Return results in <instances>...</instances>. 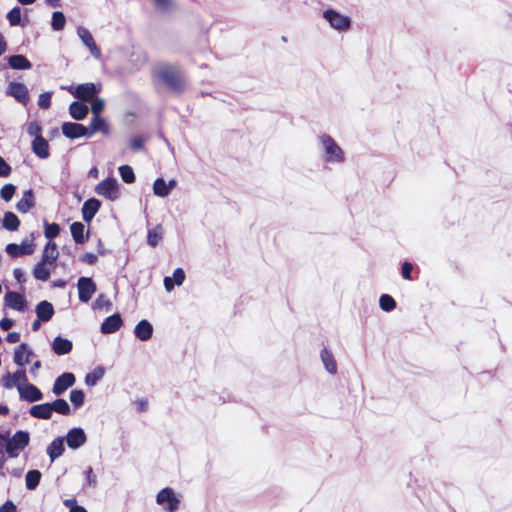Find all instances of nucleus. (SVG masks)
Returning <instances> with one entry per match:
<instances>
[{"mask_svg": "<svg viewBox=\"0 0 512 512\" xmlns=\"http://www.w3.org/2000/svg\"><path fill=\"white\" fill-rule=\"evenodd\" d=\"M153 74L171 91L180 93L184 90L185 75L179 66L167 63L159 64Z\"/></svg>", "mask_w": 512, "mask_h": 512, "instance_id": "nucleus-1", "label": "nucleus"}, {"mask_svg": "<svg viewBox=\"0 0 512 512\" xmlns=\"http://www.w3.org/2000/svg\"><path fill=\"white\" fill-rule=\"evenodd\" d=\"M318 142L322 151V159L326 163L340 164L345 161V153L337 142L326 133L318 136Z\"/></svg>", "mask_w": 512, "mask_h": 512, "instance_id": "nucleus-2", "label": "nucleus"}, {"mask_svg": "<svg viewBox=\"0 0 512 512\" xmlns=\"http://www.w3.org/2000/svg\"><path fill=\"white\" fill-rule=\"evenodd\" d=\"M29 441V432L19 430L11 438L6 440L5 451L8 453L9 457L15 458L18 456L17 451H21L28 446Z\"/></svg>", "mask_w": 512, "mask_h": 512, "instance_id": "nucleus-3", "label": "nucleus"}, {"mask_svg": "<svg viewBox=\"0 0 512 512\" xmlns=\"http://www.w3.org/2000/svg\"><path fill=\"white\" fill-rule=\"evenodd\" d=\"M323 18L329 23L331 28L338 32H346L351 28V18L340 14L334 9H327L323 12Z\"/></svg>", "mask_w": 512, "mask_h": 512, "instance_id": "nucleus-4", "label": "nucleus"}, {"mask_svg": "<svg viewBox=\"0 0 512 512\" xmlns=\"http://www.w3.org/2000/svg\"><path fill=\"white\" fill-rule=\"evenodd\" d=\"M95 192L110 201H115L120 198V188L117 179L108 177L98 183L95 187Z\"/></svg>", "mask_w": 512, "mask_h": 512, "instance_id": "nucleus-5", "label": "nucleus"}, {"mask_svg": "<svg viewBox=\"0 0 512 512\" xmlns=\"http://www.w3.org/2000/svg\"><path fill=\"white\" fill-rule=\"evenodd\" d=\"M156 502L159 505H166L165 509L168 512H175L179 508L180 499L175 495L173 489L166 487L158 492Z\"/></svg>", "mask_w": 512, "mask_h": 512, "instance_id": "nucleus-6", "label": "nucleus"}, {"mask_svg": "<svg viewBox=\"0 0 512 512\" xmlns=\"http://www.w3.org/2000/svg\"><path fill=\"white\" fill-rule=\"evenodd\" d=\"M79 300L87 303L96 292L97 287L92 278L80 277L77 282Z\"/></svg>", "mask_w": 512, "mask_h": 512, "instance_id": "nucleus-7", "label": "nucleus"}, {"mask_svg": "<svg viewBox=\"0 0 512 512\" xmlns=\"http://www.w3.org/2000/svg\"><path fill=\"white\" fill-rule=\"evenodd\" d=\"M6 94L23 105H26L30 99L28 88L20 82H10L6 89Z\"/></svg>", "mask_w": 512, "mask_h": 512, "instance_id": "nucleus-8", "label": "nucleus"}, {"mask_svg": "<svg viewBox=\"0 0 512 512\" xmlns=\"http://www.w3.org/2000/svg\"><path fill=\"white\" fill-rule=\"evenodd\" d=\"M34 250L35 244L33 240H24L21 242V244L9 243L5 248L6 253L13 258L19 257L21 255H31Z\"/></svg>", "mask_w": 512, "mask_h": 512, "instance_id": "nucleus-9", "label": "nucleus"}, {"mask_svg": "<svg viewBox=\"0 0 512 512\" xmlns=\"http://www.w3.org/2000/svg\"><path fill=\"white\" fill-rule=\"evenodd\" d=\"M3 386L6 389H12L16 387H23L25 383L28 382V378L26 375V371L24 368L18 369L13 374H6L2 378Z\"/></svg>", "mask_w": 512, "mask_h": 512, "instance_id": "nucleus-10", "label": "nucleus"}, {"mask_svg": "<svg viewBox=\"0 0 512 512\" xmlns=\"http://www.w3.org/2000/svg\"><path fill=\"white\" fill-rule=\"evenodd\" d=\"M76 381L75 375L71 372H65L59 375L53 384L52 392L56 396L62 395Z\"/></svg>", "mask_w": 512, "mask_h": 512, "instance_id": "nucleus-11", "label": "nucleus"}, {"mask_svg": "<svg viewBox=\"0 0 512 512\" xmlns=\"http://www.w3.org/2000/svg\"><path fill=\"white\" fill-rule=\"evenodd\" d=\"M101 91V85L95 83L80 84L75 88L74 96L82 101L93 99Z\"/></svg>", "mask_w": 512, "mask_h": 512, "instance_id": "nucleus-12", "label": "nucleus"}, {"mask_svg": "<svg viewBox=\"0 0 512 512\" xmlns=\"http://www.w3.org/2000/svg\"><path fill=\"white\" fill-rule=\"evenodd\" d=\"M62 133L69 139H76L80 137L89 138L88 128L82 124L74 122H65L62 124Z\"/></svg>", "mask_w": 512, "mask_h": 512, "instance_id": "nucleus-13", "label": "nucleus"}, {"mask_svg": "<svg viewBox=\"0 0 512 512\" xmlns=\"http://www.w3.org/2000/svg\"><path fill=\"white\" fill-rule=\"evenodd\" d=\"M70 449H78L87 441L84 430L80 427L72 428L68 431L65 439Z\"/></svg>", "mask_w": 512, "mask_h": 512, "instance_id": "nucleus-14", "label": "nucleus"}, {"mask_svg": "<svg viewBox=\"0 0 512 512\" xmlns=\"http://www.w3.org/2000/svg\"><path fill=\"white\" fill-rule=\"evenodd\" d=\"M20 399L33 403L43 399V393L34 384L25 383L23 387H18Z\"/></svg>", "mask_w": 512, "mask_h": 512, "instance_id": "nucleus-15", "label": "nucleus"}, {"mask_svg": "<svg viewBox=\"0 0 512 512\" xmlns=\"http://www.w3.org/2000/svg\"><path fill=\"white\" fill-rule=\"evenodd\" d=\"M77 34L79 38L82 40L83 44L89 49L91 55L95 58H100L101 51L96 45L90 31L85 27H78Z\"/></svg>", "mask_w": 512, "mask_h": 512, "instance_id": "nucleus-16", "label": "nucleus"}, {"mask_svg": "<svg viewBox=\"0 0 512 512\" xmlns=\"http://www.w3.org/2000/svg\"><path fill=\"white\" fill-rule=\"evenodd\" d=\"M123 321L120 314L115 313L108 316L101 324L100 331L102 334H112L120 329Z\"/></svg>", "mask_w": 512, "mask_h": 512, "instance_id": "nucleus-17", "label": "nucleus"}, {"mask_svg": "<svg viewBox=\"0 0 512 512\" xmlns=\"http://www.w3.org/2000/svg\"><path fill=\"white\" fill-rule=\"evenodd\" d=\"M101 207V202L96 198L86 200L82 206V218L85 222H90Z\"/></svg>", "mask_w": 512, "mask_h": 512, "instance_id": "nucleus-18", "label": "nucleus"}, {"mask_svg": "<svg viewBox=\"0 0 512 512\" xmlns=\"http://www.w3.org/2000/svg\"><path fill=\"white\" fill-rule=\"evenodd\" d=\"M5 304L11 309L22 312L26 307V300L20 293L9 291L5 295Z\"/></svg>", "mask_w": 512, "mask_h": 512, "instance_id": "nucleus-19", "label": "nucleus"}, {"mask_svg": "<svg viewBox=\"0 0 512 512\" xmlns=\"http://www.w3.org/2000/svg\"><path fill=\"white\" fill-rule=\"evenodd\" d=\"M33 355L32 350L26 343L20 344L14 351V363L23 368L29 362L30 357Z\"/></svg>", "mask_w": 512, "mask_h": 512, "instance_id": "nucleus-20", "label": "nucleus"}, {"mask_svg": "<svg viewBox=\"0 0 512 512\" xmlns=\"http://www.w3.org/2000/svg\"><path fill=\"white\" fill-rule=\"evenodd\" d=\"M134 335L140 341H148L153 335V326L148 320L139 321L134 328Z\"/></svg>", "mask_w": 512, "mask_h": 512, "instance_id": "nucleus-21", "label": "nucleus"}, {"mask_svg": "<svg viewBox=\"0 0 512 512\" xmlns=\"http://www.w3.org/2000/svg\"><path fill=\"white\" fill-rule=\"evenodd\" d=\"M51 348L56 355L62 356L72 351L73 343L67 338L57 336L54 338Z\"/></svg>", "mask_w": 512, "mask_h": 512, "instance_id": "nucleus-22", "label": "nucleus"}, {"mask_svg": "<svg viewBox=\"0 0 512 512\" xmlns=\"http://www.w3.org/2000/svg\"><path fill=\"white\" fill-rule=\"evenodd\" d=\"M320 358L324 365L325 370L331 374L334 375L337 373V363L335 360V357L331 350L324 347L320 352Z\"/></svg>", "mask_w": 512, "mask_h": 512, "instance_id": "nucleus-23", "label": "nucleus"}, {"mask_svg": "<svg viewBox=\"0 0 512 512\" xmlns=\"http://www.w3.org/2000/svg\"><path fill=\"white\" fill-rule=\"evenodd\" d=\"M64 451L65 447L63 437L55 438L47 447V454L51 462H54L57 458H59L64 453Z\"/></svg>", "mask_w": 512, "mask_h": 512, "instance_id": "nucleus-24", "label": "nucleus"}, {"mask_svg": "<svg viewBox=\"0 0 512 512\" xmlns=\"http://www.w3.org/2000/svg\"><path fill=\"white\" fill-rule=\"evenodd\" d=\"M35 206L34 193L31 189L24 191L23 197L16 204V209L20 213H27Z\"/></svg>", "mask_w": 512, "mask_h": 512, "instance_id": "nucleus-25", "label": "nucleus"}, {"mask_svg": "<svg viewBox=\"0 0 512 512\" xmlns=\"http://www.w3.org/2000/svg\"><path fill=\"white\" fill-rule=\"evenodd\" d=\"M32 150L41 159H46L49 157V144L48 141L42 136H37L34 138L32 142Z\"/></svg>", "mask_w": 512, "mask_h": 512, "instance_id": "nucleus-26", "label": "nucleus"}, {"mask_svg": "<svg viewBox=\"0 0 512 512\" xmlns=\"http://www.w3.org/2000/svg\"><path fill=\"white\" fill-rule=\"evenodd\" d=\"M96 132H102L104 135L109 133V126L100 115H93L90 126L88 128L89 137Z\"/></svg>", "mask_w": 512, "mask_h": 512, "instance_id": "nucleus-27", "label": "nucleus"}, {"mask_svg": "<svg viewBox=\"0 0 512 512\" xmlns=\"http://www.w3.org/2000/svg\"><path fill=\"white\" fill-rule=\"evenodd\" d=\"M35 312L39 320L47 322L53 317L54 308L50 302L43 300L37 304Z\"/></svg>", "mask_w": 512, "mask_h": 512, "instance_id": "nucleus-28", "label": "nucleus"}, {"mask_svg": "<svg viewBox=\"0 0 512 512\" xmlns=\"http://www.w3.org/2000/svg\"><path fill=\"white\" fill-rule=\"evenodd\" d=\"M58 256H59V252L57 249V245L54 242L49 241L46 244V246L44 247L41 261H43L49 265H53L56 262V260L58 259Z\"/></svg>", "mask_w": 512, "mask_h": 512, "instance_id": "nucleus-29", "label": "nucleus"}, {"mask_svg": "<svg viewBox=\"0 0 512 512\" xmlns=\"http://www.w3.org/2000/svg\"><path fill=\"white\" fill-rule=\"evenodd\" d=\"M29 414L37 419L49 420L52 417L49 403L34 405L30 408Z\"/></svg>", "mask_w": 512, "mask_h": 512, "instance_id": "nucleus-30", "label": "nucleus"}, {"mask_svg": "<svg viewBox=\"0 0 512 512\" xmlns=\"http://www.w3.org/2000/svg\"><path fill=\"white\" fill-rule=\"evenodd\" d=\"M89 112L88 106L84 103L74 101L69 106V113L75 120H83Z\"/></svg>", "mask_w": 512, "mask_h": 512, "instance_id": "nucleus-31", "label": "nucleus"}, {"mask_svg": "<svg viewBox=\"0 0 512 512\" xmlns=\"http://www.w3.org/2000/svg\"><path fill=\"white\" fill-rule=\"evenodd\" d=\"M8 63L11 68L17 70H27L32 67L31 62L25 56L20 54L8 57Z\"/></svg>", "mask_w": 512, "mask_h": 512, "instance_id": "nucleus-32", "label": "nucleus"}, {"mask_svg": "<svg viewBox=\"0 0 512 512\" xmlns=\"http://www.w3.org/2000/svg\"><path fill=\"white\" fill-rule=\"evenodd\" d=\"M51 414L56 412L58 414L68 416L71 414V408L65 399L58 398L53 402L49 403Z\"/></svg>", "mask_w": 512, "mask_h": 512, "instance_id": "nucleus-33", "label": "nucleus"}, {"mask_svg": "<svg viewBox=\"0 0 512 512\" xmlns=\"http://www.w3.org/2000/svg\"><path fill=\"white\" fill-rule=\"evenodd\" d=\"M71 235L77 244H83L86 241L84 236L85 226L81 222H74L70 226Z\"/></svg>", "mask_w": 512, "mask_h": 512, "instance_id": "nucleus-34", "label": "nucleus"}, {"mask_svg": "<svg viewBox=\"0 0 512 512\" xmlns=\"http://www.w3.org/2000/svg\"><path fill=\"white\" fill-rule=\"evenodd\" d=\"M105 369L102 366H97L92 372L86 374L85 384L87 386H95L99 380L103 378Z\"/></svg>", "mask_w": 512, "mask_h": 512, "instance_id": "nucleus-35", "label": "nucleus"}, {"mask_svg": "<svg viewBox=\"0 0 512 512\" xmlns=\"http://www.w3.org/2000/svg\"><path fill=\"white\" fill-rule=\"evenodd\" d=\"M20 226L18 217L13 212H5L3 217V227L8 231H16Z\"/></svg>", "mask_w": 512, "mask_h": 512, "instance_id": "nucleus-36", "label": "nucleus"}, {"mask_svg": "<svg viewBox=\"0 0 512 512\" xmlns=\"http://www.w3.org/2000/svg\"><path fill=\"white\" fill-rule=\"evenodd\" d=\"M41 472L39 470H30L25 477L26 488L28 490H35L41 480Z\"/></svg>", "mask_w": 512, "mask_h": 512, "instance_id": "nucleus-37", "label": "nucleus"}, {"mask_svg": "<svg viewBox=\"0 0 512 512\" xmlns=\"http://www.w3.org/2000/svg\"><path fill=\"white\" fill-rule=\"evenodd\" d=\"M47 263L40 261L38 262L34 269L33 275L37 280L47 281L50 277V269L46 267Z\"/></svg>", "mask_w": 512, "mask_h": 512, "instance_id": "nucleus-38", "label": "nucleus"}, {"mask_svg": "<svg viewBox=\"0 0 512 512\" xmlns=\"http://www.w3.org/2000/svg\"><path fill=\"white\" fill-rule=\"evenodd\" d=\"M162 239V228L161 226H157L148 231L147 235V243L151 247H156L160 240Z\"/></svg>", "mask_w": 512, "mask_h": 512, "instance_id": "nucleus-39", "label": "nucleus"}, {"mask_svg": "<svg viewBox=\"0 0 512 512\" xmlns=\"http://www.w3.org/2000/svg\"><path fill=\"white\" fill-rule=\"evenodd\" d=\"M153 192L156 196L166 197L169 195L166 182L163 178H157L153 183Z\"/></svg>", "mask_w": 512, "mask_h": 512, "instance_id": "nucleus-40", "label": "nucleus"}, {"mask_svg": "<svg viewBox=\"0 0 512 512\" xmlns=\"http://www.w3.org/2000/svg\"><path fill=\"white\" fill-rule=\"evenodd\" d=\"M379 306L383 311L390 312L395 309L396 301L388 294H383L379 298Z\"/></svg>", "mask_w": 512, "mask_h": 512, "instance_id": "nucleus-41", "label": "nucleus"}, {"mask_svg": "<svg viewBox=\"0 0 512 512\" xmlns=\"http://www.w3.org/2000/svg\"><path fill=\"white\" fill-rule=\"evenodd\" d=\"M155 8L163 13L167 14L170 13L175 9V3L173 0H153Z\"/></svg>", "mask_w": 512, "mask_h": 512, "instance_id": "nucleus-42", "label": "nucleus"}, {"mask_svg": "<svg viewBox=\"0 0 512 512\" xmlns=\"http://www.w3.org/2000/svg\"><path fill=\"white\" fill-rule=\"evenodd\" d=\"M119 173H120L121 179L127 184H131L135 181L134 171L129 165L120 166Z\"/></svg>", "mask_w": 512, "mask_h": 512, "instance_id": "nucleus-43", "label": "nucleus"}, {"mask_svg": "<svg viewBox=\"0 0 512 512\" xmlns=\"http://www.w3.org/2000/svg\"><path fill=\"white\" fill-rule=\"evenodd\" d=\"M65 23H66V19H65V16L62 12L60 11H55L53 14H52V22H51V25H52V28L55 30V31H60L64 28L65 26Z\"/></svg>", "mask_w": 512, "mask_h": 512, "instance_id": "nucleus-44", "label": "nucleus"}, {"mask_svg": "<svg viewBox=\"0 0 512 512\" xmlns=\"http://www.w3.org/2000/svg\"><path fill=\"white\" fill-rule=\"evenodd\" d=\"M44 235L47 239H54L57 237L60 233V226L57 223H48L47 221L44 222Z\"/></svg>", "mask_w": 512, "mask_h": 512, "instance_id": "nucleus-45", "label": "nucleus"}, {"mask_svg": "<svg viewBox=\"0 0 512 512\" xmlns=\"http://www.w3.org/2000/svg\"><path fill=\"white\" fill-rule=\"evenodd\" d=\"M7 20L11 26H18L21 24V8L15 6L7 13Z\"/></svg>", "mask_w": 512, "mask_h": 512, "instance_id": "nucleus-46", "label": "nucleus"}, {"mask_svg": "<svg viewBox=\"0 0 512 512\" xmlns=\"http://www.w3.org/2000/svg\"><path fill=\"white\" fill-rule=\"evenodd\" d=\"M85 400V394L82 390H72L70 392V401L75 408L83 405Z\"/></svg>", "mask_w": 512, "mask_h": 512, "instance_id": "nucleus-47", "label": "nucleus"}, {"mask_svg": "<svg viewBox=\"0 0 512 512\" xmlns=\"http://www.w3.org/2000/svg\"><path fill=\"white\" fill-rule=\"evenodd\" d=\"M16 187L13 184H5L0 190L1 198L8 202L12 199L15 193Z\"/></svg>", "mask_w": 512, "mask_h": 512, "instance_id": "nucleus-48", "label": "nucleus"}, {"mask_svg": "<svg viewBox=\"0 0 512 512\" xmlns=\"http://www.w3.org/2000/svg\"><path fill=\"white\" fill-rule=\"evenodd\" d=\"M105 101L101 98H93L91 104V111L93 115H100L102 110L104 109Z\"/></svg>", "mask_w": 512, "mask_h": 512, "instance_id": "nucleus-49", "label": "nucleus"}, {"mask_svg": "<svg viewBox=\"0 0 512 512\" xmlns=\"http://www.w3.org/2000/svg\"><path fill=\"white\" fill-rule=\"evenodd\" d=\"M38 106L42 109H48L51 106V93L44 92L40 94L38 99Z\"/></svg>", "mask_w": 512, "mask_h": 512, "instance_id": "nucleus-50", "label": "nucleus"}, {"mask_svg": "<svg viewBox=\"0 0 512 512\" xmlns=\"http://www.w3.org/2000/svg\"><path fill=\"white\" fill-rule=\"evenodd\" d=\"M27 133L30 135V136H34L37 137V136H41V126L40 124L37 122V121H32L28 124L27 126Z\"/></svg>", "mask_w": 512, "mask_h": 512, "instance_id": "nucleus-51", "label": "nucleus"}, {"mask_svg": "<svg viewBox=\"0 0 512 512\" xmlns=\"http://www.w3.org/2000/svg\"><path fill=\"white\" fill-rule=\"evenodd\" d=\"M176 285L180 286L185 281V272L182 268H176L171 277Z\"/></svg>", "mask_w": 512, "mask_h": 512, "instance_id": "nucleus-52", "label": "nucleus"}, {"mask_svg": "<svg viewBox=\"0 0 512 512\" xmlns=\"http://www.w3.org/2000/svg\"><path fill=\"white\" fill-rule=\"evenodd\" d=\"M85 477H86V481H87V484L92 487V488H95L97 486V478L96 476L93 474V469L92 467H88L86 470H85Z\"/></svg>", "mask_w": 512, "mask_h": 512, "instance_id": "nucleus-53", "label": "nucleus"}, {"mask_svg": "<svg viewBox=\"0 0 512 512\" xmlns=\"http://www.w3.org/2000/svg\"><path fill=\"white\" fill-rule=\"evenodd\" d=\"M94 306H95V308H98V309H102L104 307L109 309V307L111 306V302L103 294H100L97 297V299L95 300Z\"/></svg>", "mask_w": 512, "mask_h": 512, "instance_id": "nucleus-54", "label": "nucleus"}, {"mask_svg": "<svg viewBox=\"0 0 512 512\" xmlns=\"http://www.w3.org/2000/svg\"><path fill=\"white\" fill-rule=\"evenodd\" d=\"M412 270H413V265L410 262H404L401 267L402 277L406 280H411L412 279V276H411Z\"/></svg>", "mask_w": 512, "mask_h": 512, "instance_id": "nucleus-55", "label": "nucleus"}, {"mask_svg": "<svg viewBox=\"0 0 512 512\" xmlns=\"http://www.w3.org/2000/svg\"><path fill=\"white\" fill-rule=\"evenodd\" d=\"M11 170V166L0 156V177H8Z\"/></svg>", "mask_w": 512, "mask_h": 512, "instance_id": "nucleus-56", "label": "nucleus"}, {"mask_svg": "<svg viewBox=\"0 0 512 512\" xmlns=\"http://www.w3.org/2000/svg\"><path fill=\"white\" fill-rule=\"evenodd\" d=\"M130 146L135 151L143 150L144 148V139L141 136H136L131 139Z\"/></svg>", "mask_w": 512, "mask_h": 512, "instance_id": "nucleus-57", "label": "nucleus"}, {"mask_svg": "<svg viewBox=\"0 0 512 512\" xmlns=\"http://www.w3.org/2000/svg\"><path fill=\"white\" fill-rule=\"evenodd\" d=\"M97 256L93 253H85L84 255H82L81 257V260L86 263V264H89V265H93L96 263L97 261Z\"/></svg>", "mask_w": 512, "mask_h": 512, "instance_id": "nucleus-58", "label": "nucleus"}, {"mask_svg": "<svg viewBox=\"0 0 512 512\" xmlns=\"http://www.w3.org/2000/svg\"><path fill=\"white\" fill-rule=\"evenodd\" d=\"M0 512H16V505L8 500L0 507Z\"/></svg>", "mask_w": 512, "mask_h": 512, "instance_id": "nucleus-59", "label": "nucleus"}, {"mask_svg": "<svg viewBox=\"0 0 512 512\" xmlns=\"http://www.w3.org/2000/svg\"><path fill=\"white\" fill-rule=\"evenodd\" d=\"M13 324L14 322L10 318H3L0 320V328L3 331H8L13 326Z\"/></svg>", "mask_w": 512, "mask_h": 512, "instance_id": "nucleus-60", "label": "nucleus"}, {"mask_svg": "<svg viewBox=\"0 0 512 512\" xmlns=\"http://www.w3.org/2000/svg\"><path fill=\"white\" fill-rule=\"evenodd\" d=\"M163 283H164L165 290L167 292H171L174 289L175 282L173 281V279L171 277H169V276L164 277Z\"/></svg>", "mask_w": 512, "mask_h": 512, "instance_id": "nucleus-61", "label": "nucleus"}, {"mask_svg": "<svg viewBox=\"0 0 512 512\" xmlns=\"http://www.w3.org/2000/svg\"><path fill=\"white\" fill-rule=\"evenodd\" d=\"M136 409L139 412H145L148 408V402L145 399H139L136 401Z\"/></svg>", "mask_w": 512, "mask_h": 512, "instance_id": "nucleus-62", "label": "nucleus"}, {"mask_svg": "<svg viewBox=\"0 0 512 512\" xmlns=\"http://www.w3.org/2000/svg\"><path fill=\"white\" fill-rule=\"evenodd\" d=\"M7 342L17 343L20 341V334L18 332H10L6 337Z\"/></svg>", "mask_w": 512, "mask_h": 512, "instance_id": "nucleus-63", "label": "nucleus"}, {"mask_svg": "<svg viewBox=\"0 0 512 512\" xmlns=\"http://www.w3.org/2000/svg\"><path fill=\"white\" fill-rule=\"evenodd\" d=\"M13 275H14V278L18 281V282H23L25 279H24V272L22 269L20 268H15L14 271H13Z\"/></svg>", "mask_w": 512, "mask_h": 512, "instance_id": "nucleus-64", "label": "nucleus"}]
</instances>
